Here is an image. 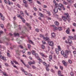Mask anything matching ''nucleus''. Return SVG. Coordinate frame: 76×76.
<instances>
[{
  "label": "nucleus",
  "mask_w": 76,
  "mask_h": 76,
  "mask_svg": "<svg viewBox=\"0 0 76 76\" xmlns=\"http://www.w3.org/2000/svg\"><path fill=\"white\" fill-rule=\"evenodd\" d=\"M69 53H71V51L70 50H66L65 51V53L64 55L63 56L65 58H67L68 57V55H69Z\"/></svg>",
  "instance_id": "obj_1"
},
{
  "label": "nucleus",
  "mask_w": 76,
  "mask_h": 76,
  "mask_svg": "<svg viewBox=\"0 0 76 76\" xmlns=\"http://www.w3.org/2000/svg\"><path fill=\"white\" fill-rule=\"evenodd\" d=\"M62 18L63 19V20H64V21H66V20H67L69 22H70V20H71V19H70V18H69L68 19H67V17L65 16H62Z\"/></svg>",
  "instance_id": "obj_2"
},
{
  "label": "nucleus",
  "mask_w": 76,
  "mask_h": 76,
  "mask_svg": "<svg viewBox=\"0 0 76 76\" xmlns=\"http://www.w3.org/2000/svg\"><path fill=\"white\" fill-rule=\"evenodd\" d=\"M17 16L18 18H20L23 21V23H25V20L22 17V16L20 14H17Z\"/></svg>",
  "instance_id": "obj_3"
},
{
  "label": "nucleus",
  "mask_w": 76,
  "mask_h": 76,
  "mask_svg": "<svg viewBox=\"0 0 76 76\" xmlns=\"http://www.w3.org/2000/svg\"><path fill=\"white\" fill-rule=\"evenodd\" d=\"M64 5L63 4H62L61 3H59L58 4V9L59 10H61V8L63 7V6Z\"/></svg>",
  "instance_id": "obj_4"
},
{
  "label": "nucleus",
  "mask_w": 76,
  "mask_h": 76,
  "mask_svg": "<svg viewBox=\"0 0 76 76\" xmlns=\"http://www.w3.org/2000/svg\"><path fill=\"white\" fill-rule=\"evenodd\" d=\"M16 52L18 54V56H20V53L22 52V51L19 50V49H18L17 50H16Z\"/></svg>",
  "instance_id": "obj_5"
},
{
  "label": "nucleus",
  "mask_w": 76,
  "mask_h": 76,
  "mask_svg": "<svg viewBox=\"0 0 76 76\" xmlns=\"http://www.w3.org/2000/svg\"><path fill=\"white\" fill-rule=\"evenodd\" d=\"M43 39L45 41H49L50 40V38L49 37H43Z\"/></svg>",
  "instance_id": "obj_6"
},
{
  "label": "nucleus",
  "mask_w": 76,
  "mask_h": 76,
  "mask_svg": "<svg viewBox=\"0 0 76 76\" xmlns=\"http://www.w3.org/2000/svg\"><path fill=\"white\" fill-rule=\"evenodd\" d=\"M40 54L42 56V57H45V58H47V57L48 56H47V55H45L44 54H43V53H40Z\"/></svg>",
  "instance_id": "obj_7"
},
{
  "label": "nucleus",
  "mask_w": 76,
  "mask_h": 76,
  "mask_svg": "<svg viewBox=\"0 0 76 76\" xmlns=\"http://www.w3.org/2000/svg\"><path fill=\"white\" fill-rule=\"evenodd\" d=\"M48 44L50 46H53L54 45V43L53 42H49Z\"/></svg>",
  "instance_id": "obj_8"
},
{
  "label": "nucleus",
  "mask_w": 76,
  "mask_h": 76,
  "mask_svg": "<svg viewBox=\"0 0 76 76\" xmlns=\"http://www.w3.org/2000/svg\"><path fill=\"white\" fill-rule=\"evenodd\" d=\"M70 28H68L66 30V33L67 34H69L70 33Z\"/></svg>",
  "instance_id": "obj_9"
},
{
  "label": "nucleus",
  "mask_w": 76,
  "mask_h": 76,
  "mask_svg": "<svg viewBox=\"0 0 76 76\" xmlns=\"http://www.w3.org/2000/svg\"><path fill=\"white\" fill-rule=\"evenodd\" d=\"M54 28H53V30L54 32H56L57 30H58V28L56 27L55 26H54Z\"/></svg>",
  "instance_id": "obj_10"
},
{
  "label": "nucleus",
  "mask_w": 76,
  "mask_h": 76,
  "mask_svg": "<svg viewBox=\"0 0 76 76\" xmlns=\"http://www.w3.org/2000/svg\"><path fill=\"white\" fill-rule=\"evenodd\" d=\"M62 62L64 66H66L67 65V63L64 60L62 61Z\"/></svg>",
  "instance_id": "obj_11"
},
{
  "label": "nucleus",
  "mask_w": 76,
  "mask_h": 76,
  "mask_svg": "<svg viewBox=\"0 0 76 76\" xmlns=\"http://www.w3.org/2000/svg\"><path fill=\"white\" fill-rule=\"evenodd\" d=\"M64 15L66 16L67 18H70V16H69V14L68 13H65L64 14Z\"/></svg>",
  "instance_id": "obj_12"
},
{
  "label": "nucleus",
  "mask_w": 76,
  "mask_h": 76,
  "mask_svg": "<svg viewBox=\"0 0 76 76\" xmlns=\"http://www.w3.org/2000/svg\"><path fill=\"white\" fill-rule=\"evenodd\" d=\"M54 11L55 13H57L58 12V9H57V7H55Z\"/></svg>",
  "instance_id": "obj_13"
},
{
  "label": "nucleus",
  "mask_w": 76,
  "mask_h": 76,
  "mask_svg": "<svg viewBox=\"0 0 76 76\" xmlns=\"http://www.w3.org/2000/svg\"><path fill=\"white\" fill-rule=\"evenodd\" d=\"M0 57L2 60H6V58L4 57L3 56H1Z\"/></svg>",
  "instance_id": "obj_14"
},
{
  "label": "nucleus",
  "mask_w": 76,
  "mask_h": 76,
  "mask_svg": "<svg viewBox=\"0 0 76 76\" xmlns=\"http://www.w3.org/2000/svg\"><path fill=\"white\" fill-rule=\"evenodd\" d=\"M59 51L58 49L56 48L55 49V51L56 52V53L57 54H59Z\"/></svg>",
  "instance_id": "obj_15"
},
{
  "label": "nucleus",
  "mask_w": 76,
  "mask_h": 76,
  "mask_svg": "<svg viewBox=\"0 0 76 76\" xmlns=\"http://www.w3.org/2000/svg\"><path fill=\"white\" fill-rule=\"evenodd\" d=\"M14 35L15 37H16V36L19 37V33H15L14 34Z\"/></svg>",
  "instance_id": "obj_16"
},
{
  "label": "nucleus",
  "mask_w": 76,
  "mask_h": 76,
  "mask_svg": "<svg viewBox=\"0 0 76 76\" xmlns=\"http://www.w3.org/2000/svg\"><path fill=\"white\" fill-rule=\"evenodd\" d=\"M35 57L36 58H37V59H38L39 58V56H38V55L37 53H36L35 54Z\"/></svg>",
  "instance_id": "obj_17"
},
{
  "label": "nucleus",
  "mask_w": 76,
  "mask_h": 76,
  "mask_svg": "<svg viewBox=\"0 0 76 76\" xmlns=\"http://www.w3.org/2000/svg\"><path fill=\"white\" fill-rule=\"evenodd\" d=\"M58 75L59 76H61V71L59 70L58 72Z\"/></svg>",
  "instance_id": "obj_18"
},
{
  "label": "nucleus",
  "mask_w": 76,
  "mask_h": 76,
  "mask_svg": "<svg viewBox=\"0 0 76 76\" xmlns=\"http://www.w3.org/2000/svg\"><path fill=\"white\" fill-rule=\"evenodd\" d=\"M68 42L69 44H72V40L70 39H68Z\"/></svg>",
  "instance_id": "obj_19"
},
{
  "label": "nucleus",
  "mask_w": 76,
  "mask_h": 76,
  "mask_svg": "<svg viewBox=\"0 0 76 76\" xmlns=\"http://www.w3.org/2000/svg\"><path fill=\"white\" fill-rule=\"evenodd\" d=\"M31 53L33 55H35L36 54L35 53H36V52L34 50H33L31 51Z\"/></svg>",
  "instance_id": "obj_20"
},
{
  "label": "nucleus",
  "mask_w": 76,
  "mask_h": 76,
  "mask_svg": "<svg viewBox=\"0 0 76 76\" xmlns=\"http://www.w3.org/2000/svg\"><path fill=\"white\" fill-rule=\"evenodd\" d=\"M69 38L70 39H72L73 40H74V37L72 36H69Z\"/></svg>",
  "instance_id": "obj_21"
},
{
  "label": "nucleus",
  "mask_w": 76,
  "mask_h": 76,
  "mask_svg": "<svg viewBox=\"0 0 76 76\" xmlns=\"http://www.w3.org/2000/svg\"><path fill=\"white\" fill-rule=\"evenodd\" d=\"M58 50L59 51H61V47L60 46L58 45Z\"/></svg>",
  "instance_id": "obj_22"
},
{
  "label": "nucleus",
  "mask_w": 76,
  "mask_h": 76,
  "mask_svg": "<svg viewBox=\"0 0 76 76\" xmlns=\"http://www.w3.org/2000/svg\"><path fill=\"white\" fill-rule=\"evenodd\" d=\"M20 13L21 15L23 16H24V14L23 13V12L22 11H20Z\"/></svg>",
  "instance_id": "obj_23"
},
{
  "label": "nucleus",
  "mask_w": 76,
  "mask_h": 76,
  "mask_svg": "<svg viewBox=\"0 0 76 76\" xmlns=\"http://www.w3.org/2000/svg\"><path fill=\"white\" fill-rule=\"evenodd\" d=\"M63 4H64V5H67V3L65 1H63Z\"/></svg>",
  "instance_id": "obj_24"
},
{
  "label": "nucleus",
  "mask_w": 76,
  "mask_h": 76,
  "mask_svg": "<svg viewBox=\"0 0 76 76\" xmlns=\"http://www.w3.org/2000/svg\"><path fill=\"white\" fill-rule=\"evenodd\" d=\"M55 25H56V26H58V25L59 24L58 22L57 21H56L55 22Z\"/></svg>",
  "instance_id": "obj_25"
},
{
  "label": "nucleus",
  "mask_w": 76,
  "mask_h": 76,
  "mask_svg": "<svg viewBox=\"0 0 76 76\" xmlns=\"http://www.w3.org/2000/svg\"><path fill=\"white\" fill-rule=\"evenodd\" d=\"M18 47L20 48H21V49H23V47L21 45H19L18 46Z\"/></svg>",
  "instance_id": "obj_26"
},
{
  "label": "nucleus",
  "mask_w": 76,
  "mask_h": 76,
  "mask_svg": "<svg viewBox=\"0 0 76 76\" xmlns=\"http://www.w3.org/2000/svg\"><path fill=\"white\" fill-rule=\"evenodd\" d=\"M28 48L29 49L31 48V46L30 44H28Z\"/></svg>",
  "instance_id": "obj_27"
},
{
  "label": "nucleus",
  "mask_w": 76,
  "mask_h": 76,
  "mask_svg": "<svg viewBox=\"0 0 76 76\" xmlns=\"http://www.w3.org/2000/svg\"><path fill=\"white\" fill-rule=\"evenodd\" d=\"M39 15L40 16H41V17H42V18H43L44 17V15L40 13H39Z\"/></svg>",
  "instance_id": "obj_28"
},
{
  "label": "nucleus",
  "mask_w": 76,
  "mask_h": 76,
  "mask_svg": "<svg viewBox=\"0 0 76 76\" xmlns=\"http://www.w3.org/2000/svg\"><path fill=\"white\" fill-rule=\"evenodd\" d=\"M13 61L14 63L16 64H19L18 62L16 61Z\"/></svg>",
  "instance_id": "obj_29"
},
{
  "label": "nucleus",
  "mask_w": 76,
  "mask_h": 76,
  "mask_svg": "<svg viewBox=\"0 0 76 76\" xmlns=\"http://www.w3.org/2000/svg\"><path fill=\"white\" fill-rule=\"evenodd\" d=\"M52 57H53V56L52 55H49V58L50 60H52Z\"/></svg>",
  "instance_id": "obj_30"
},
{
  "label": "nucleus",
  "mask_w": 76,
  "mask_h": 76,
  "mask_svg": "<svg viewBox=\"0 0 76 76\" xmlns=\"http://www.w3.org/2000/svg\"><path fill=\"white\" fill-rule=\"evenodd\" d=\"M11 4H13V2H10V1L8 0V4H9V5H10H10H11Z\"/></svg>",
  "instance_id": "obj_31"
},
{
  "label": "nucleus",
  "mask_w": 76,
  "mask_h": 76,
  "mask_svg": "<svg viewBox=\"0 0 76 76\" xmlns=\"http://www.w3.org/2000/svg\"><path fill=\"white\" fill-rule=\"evenodd\" d=\"M70 75L71 76H74V74H73V72H71L70 73Z\"/></svg>",
  "instance_id": "obj_32"
},
{
  "label": "nucleus",
  "mask_w": 76,
  "mask_h": 76,
  "mask_svg": "<svg viewBox=\"0 0 76 76\" xmlns=\"http://www.w3.org/2000/svg\"><path fill=\"white\" fill-rule=\"evenodd\" d=\"M55 5L56 6L55 7H58V4H57V3H56L55 4Z\"/></svg>",
  "instance_id": "obj_33"
},
{
  "label": "nucleus",
  "mask_w": 76,
  "mask_h": 76,
  "mask_svg": "<svg viewBox=\"0 0 76 76\" xmlns=\"http://www.w3.org/2000/svg\"><path fill=\"white\" fill-rule=\"evenodd\" d=\"M24 66H26V67H27L28 69H30V66H29L28 65H26V64H25V65H24Z\"/></svg>",
  "instance_id": "obj_34"
},
{
  "label": "nucleus",
  "mask_w": 76,
  "mask_h": 76,
  "mask_svg": "<svg viewBox=\"0 0 76 76\" xmlns=\"http://www.w3.org/2000/svg\"><path fill=\"white\" fill-rule=\"evenodd\" d=\"M3 75H4L5 76H8L7 74H6V73L4 72H3Z\"/></svg>",
  "instance_id": "obj_35"
},
{
  "label": "nucleus",
  "mask_w": 76,
  "mask_h": 76,
  "mask_svg": "<svg viewBox=\"0 0 76 76\" xmlns=\"http://www.w3.org/2000/svg\"><path fill=\"white\" fill-rule=\"evenodd\" d=\"M16 6H17L18 7V8H20V5L19 4H17L16 5Z\"/></svg>",
  "instance_id": "obj_36"
},
{
  "label": "nucleus",
  "mask_w": 76,
  "mask_h": 76,
  "mask_svg": "<svg viewBox=\"0 0 76 76\" xmlns=\"http://www.w3.org/2000/svg\"><path fill=\"white\" fill-rule=\"evenodd\" d=\"M38 60L40 63L42 62V60L41 59V58H39Z\"/></svg>",
  "instance_id": "obj_37"
},
{
  "label": "nucleus",
  "mask_w": 76,
  "mask_h": 76,
  "mask_svg": "<svg viewBox=\"0 0 76 76\" xmlns=\"http://www.w3.org/2000/svg\"><path fill=\"white\" fill-rule=\"evenodd\" d=\"M58 29L59 31H61L62 30V28H61V27H59L58 28Z\"/></svg>",
  "instance_id": "obj_38"
},
{
  "label": "nucleus",
  "mask_w": 76,
  "mask_h": 76,
  "mask_svg": "<svg viewBox=\"0 0 76 76\" xmlns=\"http://www.w3.org/2000/svg\"><path fill=\"white\" fill-rule=\"evenodd\" d=\"M64 51H63V50H62L61 52V54H62V55H64Z\"/></svg>",
  "instance_id": "obj_39"
},
{
  "label": "nucleus",
  "mask_w": 76,
  "mask_h": 76,
  "mask_svg": "<svg viewBox=\"0 0 76 76\" xmlns=\"http://www.w3.org/2000/svg\"><path fill=\"white\" fill-rule=\"evenodd\" d=\"M1 18L2 20H4V16H2L1 17Z\"/></svg>",
  "instance_id": "obj_40"
},
{
  "label": "nucleus",
  "mask_w": 76,
  "mask_h": 76,
  "mask_svg": "<svg viewBox=\"0 0 76 76\" xmlns=\"http://www.w3.org/2000/svg\"><path fill=\"white\" fill-rule=\"evenodd\" d=\"M43 64L45 66H47V63H46L45 62H43Z\"/></svg>",
  "instance_id": "obj_41"
},
{
  "label": "nucleus",
  "mask_w": 76,
  "mask_h": 76,
  "mask_svg": "<svg viewBox=\"0 0 76 76\" xmlns=\"http://www.w3.org/2000/svg\"><path fill=\"white\" fill-rule=\"evenodd\" d=\"M28 42L30 43H31V44H34V43L33 42H32V41L31 40H29L28 41Z\"/></svg>",
  "instance_id": "obj_42"
},
{
  "label": "nucleus",
  "mask_w": 76,
  "mask_h": 76,
  "mask_svg": "<svg viewBox=\"0 0 76 76\" xmlns=\"http://www.w3.org/2000/svg\"><path fill=\"white\" fill-rule=\"evenodd\" d=\"M68 62L70 63V64H71L72 63V61L70 59H69L68 60Z\"/></svg>",
  "instance_id": "obj_43"
},
{
  "label": "nucleus",
  "mask_w": 76,
  "mask_h": 76,
  "mask_svg": "<svg viewBox=\"0 0 76 76\" xmlns=\"http://www.w3.org/2000/svg\"><path fill=\"white\" fill-rule=\"evenodd\" d=\"M25 12L26 13V15H27V16H29V14H28V13L27 12V11H26V10H25Z\"/></svg>",
  "instance_id": "obj_44"
},
{
  "label": "nucleus",
  "mask_w": 76,
  "mask_h": 76,
  "mask_svg": "<svg viewBox=\"0 0 76 76\" xmlns=\"http://www.w3.org/2000/svg\"><path fill=\"white\" fill-rule=\"evenodd\" d=\"M37 3H38V4H40V5H41V3L39 2V1H37Z\"/></svg>",
  "instance_id": "obj_45"
},
{
  "label": "nucleus",
  "mask_w": 76,
  "mask_h": 76,
  "mask_svg": "<svg viewBox=\"0 0 76 76\" xmlns=\"http://www.w3.org/2000/svg\"><path fill=\"white\" fill-rule=\"evenodd\" d=\"M20 61L24 65H25V63L23 62V61L21 59Z\"/></svg>",
  "instance_id": "obj_46"
},
{
  "label": "nucleus",
  "mask_w": 76,
  "mask_h": 76,
  "mask_svg": "<svg viewBox=\"0 0 76 76\" xmlns=\"http://www.w3.org/2000/svg\"><path fill=\"white\" fill-rule=\"evenodd\" d=\"M32 68L33 69H36V67H35L34 65H32Z\"/></svg>",
  "instance_id": "obj_47"
},
{
  "label": "nucleus",
  "mask_w": 76,
  "mask_h": 76,
  "mask_svg": "<svg viewBox=\"0 0 76 76\" xmlns=\"http://www.w3.org/2000/svg\"><path fill=\"white\" fill-rule=\"evenodd\" d=\"M1 26V28H4V26L3 25V24H1L0 25Z\"/></svg>",
  "instance_id": "obj_48"
},
{
  "label": "nucleus",
  "mask_w": 76,
  "mask_h": 76,
  "mask_svg": "<svg viewBox=\"0 0 76 76\" xmlns=\"http://www.w3.org/2000/svg\"><path fill=\"white\" fill-rule=\"evenodd\" d=\"M7 56H8V57H10V53H7Z\"/></svg>",
  "instance_id": "obj_49"
},
{
  "label": "nucleus",
  "mask_w": 76,
  "mask_h": 76,
  "mask_svg": "<svg viewBox=\"0 0 76 76\" xmlns=\"http://www.w3.org/2000/svg\"><path fill=\"white\" fill-rule=\"evenodd\" d=\"M28 1H29V2H30V3H32V2H33V1L32 0H28Z\"/></svg>",
  "instance_id": "obj_50"
},
{
  "label": "nucleus",
  "mask_w": 76,
  "mask_h": 76,
  "mask_svg": "<svg viewBox=\"0 0 76 76\" xmlns=\"http://www.w3.org/2000/svg\"><path fill=\"white\" fill-rule=\"evenodd\" d=\"M52 35L53 37H55V34H54V33H52Z\"/></svg>",
  "instance_id": "obj_51"
},
{
  "label": "nucleus",
  "mask_w": 76,
  "mask_h": 76,
  "mask_svg": "<svg viewBox=\"0 0 76 76\" xmlns=\"http://www.w3.org/2000/svg\"><path fill=\"white\" fill-rule=\"evenodd\" d=\"M46 69L47 71L48 72H49V70H50V69H48V67H46Z\"/></svg>",
  "instance_id": "obj_52"
},
{
  "label": "nucleus",
  "mask_w": 76,
  "mask_h": 76,
  "mask_svg": "<svg viewBox=\"0 0 76 76\" xmlns=\"http://www.w3.org/2000/svg\"><path fill=\"white\" fill-rule=\"evenodd\" d=\"M39 36L41 38H42V37H43V38H44V35H42L41 34H40Z\"/></svg>",
  "instance_id": "obj_53"
},
{
  "label": "nucleus",
  "mask_w": 76,
  "mask_h": 76,
  "mask_svg": "<svg viewBox=\"0 0 76 76\" xmlns=\"http://www.w3.org/2000/svg\"><path fill=\"white\" fill-rule=\"evenodd\" d=\"M51 72L52 73H55L54 71V70H53V69H51Z\"/></svg>",
  "instance_id": "obj_54"
},
{
  "label": "nucleus",
  "mask_w": 76,
  "mask_h": 76,
  "mask_svg": "<svg viewBox=\"0 0 76 76\" xmlns=\"http://www.w3.org/2000/svg\"><path fill=\"white\" fill-rule=\"evenodd\" d=\"M25 7H28V4L27 3L25 4Z\"/></svg>",
  "instance_id": "obj_55"
},
{
  "label": "nucleus",
  "mask_w": 76,
  "mask_h": 76,
  "mask_svg": "<svg viewBox=\"0 0 76 76\" xmlns=\"http://www.w3.org/2000/svg\"><path fill=\"white\" fill-rule=\"evenodd\" d=\"M35 30L36 32H39V29L38 28L36 29Z\"/></svg>",
  "instance_id": "obj_56"
},
{
  "label": "nucleus",
  "mask_w": 76,
  "mask_h": 76,
  "mask_svg": "<svg viewBox=\"0 0 76 76\" xmlns=\"http://www.w3.org/2000/svg\"><path fill=\"white\" fill-rule=\"evenodd\" d=\"M42 49H44L45 48V46H44L43 45L42 46Z\"/></svg>",
  "instance_id": "obj_57"
},
{
  "label": "nucleus",
  "mask_w": 76,
  "mask_h": 76,
  "mask_svg": "<svg viewBox=\"0 0 76 76\" xmlns=\"http://www.w3.org/2000/svg\"><path fill=\"white\" fill-rule=\"evenodd\" d=\"M23 2L25 4H26V3H27V2H26V1L25 0H23Z\"/></svg>",
  "instance_id": "obj_58"
},
{
  "label": "nucleus",
  "mask_w": 76,
  "mask_h": 76,
  "mask_svg": "<svg viewBox=\"0 0 76 76\" xmlns=\"http://www.w3.org/2000/svg\"><path fill=\"white\" fill-rule=\"evenodd\" d=\"M21 70L22 72H25V70L23 69V68H21Z\"/></svg>",
  "instance_id": "obj_59"
},
{
  "label": "nucleus",
  "mask_w": 76,
  "mask_h": 76,
  "mask_svg": "<svg viewBox=\"0 0 76 76\" xmlns=\"http://www.w3.org/2000/svg\"><path fill=\"white\" fill-rule=\"evenodd\" d=\"M34 9L35 11H37V9L36 7H34Z\"/></svg>",
  "instance_id": "obj_60"
},
{
  "label": "nucleus",
  "mask_w": 76,
  "mask_h": 76,
  "mask_svg": "<svg viewBox=\"0 0 76 76\" xmlns=\"http://www.w3.org/2000/svg\"><path fill=\"white\" fill-rule=\"evenodd\" d=\"M42 42L43 44H46L45 42V41H42Z\"/></svg>",
  "instance_id": "obj_61"
},
{
  "label": "nucleus",
  "mask_w": 76,
  "mask_h": 76,
  "mask_svg": "<svg viewBox=\"0 0 76 76\" xmlns=\"http://www.w3.org/2000/svg\"><path fill=\"white\" fill-rule=\"evenodd\" d=\"M4 2L6 3V4H7V1L6 0H4Z\"/></svg>",
  "instance_id": "obj_62"
},
{
  "label": "nucleus",
  "mask_w": 76,
  "mask_h": 76,
  "mask_svg": "<svg viewBox=\"0 0 76 76\" xmlns=\"http://www.w3.org/2000/svg\"><path fill=\"white\" fill-rule=\"evenodd\" d=\"M54 67L55 69H58V67H57L56 66H54Z\"/></svg>",
  "instance_id": "obj_63"
},
{
  "label": "nucleus",
  "mask_w": 76,
  "mask_h": 76,
  "mask_svg": "<svg viewBox=\"0 0 76 76\" xmlns=\"http://www.w3.org/2000/svg\"><path fill=\"white\" fill-rule=\"evenodd\" d=\"M28 64H29V65H31V64H32V62H28Z\"/></svg>",
  "instance_id": "obj_64"
}]
</instances>
